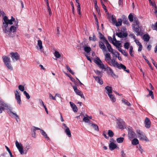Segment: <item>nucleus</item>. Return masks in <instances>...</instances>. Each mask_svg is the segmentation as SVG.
<instances>
[{
    "label": "nucleus",
    "mask_w": 157,
    "mask_h": 157,
    "mask_svg": "<svg viewBox=\"0 0 157 157\" xmlns=\"http://www.w3.org/2000/svg\"><path fill=\"white\" fill-rule=\"evenodd\" d=\"M18 24V21H15L13 16L11 17V19L9 20L7 16H5L2 20V30L7 36H10L11 33L16 32Z\"/></svg>",
    "instance_id": "f257e3e1"
},
{
    "label": "nucleus",
    "mask_w": 157,
    "mask_h": 157,
    "mask_svg": "<svg viewBox=\"0 0 157 157\" xmlns=\"http://www.w3.org/2000/svg\"><path fill=\"white\" fill-rule=\"evenodd\" d=\"M128 18L130 22H132L133 21H134L132 27L134 31L136 33V35L137 36L141 35V29L140 28V23L138 18L136 17H134L133 20V17L132 13L129 14Z\"/></svg>",
    "instance_id": "f03ea898"
},
{
    "label": "nucleus",
    "mask_w": 157,
    "mask_h": 157,
    "mask_svg": "<svg viewBox=\"0 0 157 157\" xmlns=\"http://www.w3.org/2000/svg\"><path fill=\"white\" fill-rule=\"evenodd\" d=\"M94 62L100 68L102 69H104L106 71L108 74L111 75L112 76L115 75L113 73V70L107 65L105 66L102 63L101 61L99 58H98L97 60H95L94 61Z\"/></svg>",
    "instance_id": "7ed1b4c3"
},
{
    "label": "nucleus",
    "mask_w": 157,
    "mask_h": 157,
    "mask_svg": "<svg viewBox=\"0 0 157 157\" xmlns=\"http://www.w3.org/2000/svg\"><path fill=\"white\" fill-rule=\"evenodd\" d=\"M108 64L110 65H112L114 67H116L119 69H122L128 73L129 72V70L126 69V67L125 66L121 63H118L114 59H111L110 61V63H108Z\"/></svg>",
    "instance_id": "20e7f679"
},
{
    "label": "nucleus",
    "mask_w": 157,
    "mask_h": 157,
    "mask_svg": "<svg viewBox=\"0 0 157 157\" xmlns=\"http://www.w3.org/2000/svg\"><path fill=\"white\" fill-rule=\"evenodd\" d=\"M15 145L19 152L21 155L26 154L30 148V146L27 145L24 150L22 145L21 143H19L17 140L15 141Z\"/></svg>",
    "instance_id": "39448f33"
},
{
    "label": "nucleus",
    "mask_w": 157,
    "mask_h": 157,
    "mask_svg": "<svg viewBox=\"0 0 157 157\" xmlns=\"http://www.w3.org/2000/svg\"><path fill=\"white\" fill-rule=\"evenodd\" d=\"M2 58L3 59V62L6 67L8 68V69H9L11 70H12L13 67L10 63V58L6 56H2Z\"/></svg>",
    "instance_id": "423d86ee"
},
{
    "label": "nucleus",
    "mask_w": 157,
    "mask_h": 157,
    "mask_svg": "<svg viewBox=\"0 0 157 157\" xmlns=\"http://www.w3.org/2000/svg\"><path fill=\"white\" fill-rule=\"evenodd\" d=\"M128 138L130 140H132L133 138L136 137V134L133 131V129L132 127L128 126Z\"/></svg>",
    "instance_id": "0eeeda50"
},
{
    "label": "nucleus",
    "mask_w": 157,
    "mask_h": 157,
    "mask_svg": "<svg viewBox=\"0 0 157 157\" xmlns=\"http://www.w3.org/2000/svg\"><path fill=\"white\" fill-rule=\"evenodd\" d=\"M136 132L138 134V137L141 140H145L146 141H148L149 140L144 135V134L140 130H137Z\"/></svg>",
    "instance_id": "6e6552de"
},
{
    "label": "nucleus",
    "mask_w": 157,
    "mask_h": 157,
    "mask_svg": "<svg viewBox=\"0 0 157 157\" xmlns=\"http://www.w3.org/2000/svg\"><path fill=\"white\" fill-rule=\"evenodd\" d=\"M20 92L19 91L16 90L14 91L15 95V98L17 100V102L19 104L21 105V96L20 94Z\"/></svg>",
    "instance_id": "1a4fd4ad"
},
{
    "label": "nucleus",
    "mask_w": 157,
    "mask_h": 157,
    "mask_svg": "<svg viewBox=\"0 0 157 157\" xmlns=\"http://www.w3.org/2000/svg\"><path fill=\"white\" fill-rule=\"evenodd\" d=\"M72 87L76 94L80 96L81 98H83L85 99V97L83 93L81 91L77 89V87L76 86H72Z\"/></svg>",
    "instance_id": "9d476101"
},
{
    "label": "nucleus",
    "mask_w": 157,
    "mask_h": 157,
    "mask_svg": "<svg viewBox=\"0 0 157 157\" xmlns=\"http://www.w3.org/2000/svg\"><path fill=\"white\" fill-rule=\"evenodd\" d=\"M104 42L103 41H99V48L102 50L104 53L106 52V49L105 46L104 44Z\"/></svg>",
    "instance_id": "9b49d317"
},
{
    "label": "nucleus",
    "mask_w": 157,
    "mask_h": 157,
    "mask_svg": "<svg viewBox=\"0 0 157 157\" xmlns=\"http://www.w3.org/2000/svg\"><path fill=\"white\" fill-rule=\"evenodd\" d=\"M106 44L107 48L109 52H111L113 54H114L113 50L112 48L111 45L109 44L108 41L107 40H105V42H104Z\"/></svg>",
    "instance_id": "f8f14e48"
},
{
    "label": "nucleus",
    "mask_w": 157,
    "mask_h": 157,
    "mask_svg": "<svg viewBox=\"0 0 157 157\" xmlns=\"http://www.w3.org/2000/svg\"><path fill=\"white\" fill-rule=\"evenodd\" d=\"M10 54L11 56V57L13 60L17 61L19 59L20 56L18 54L17 52L15 53L11 52Z\"/></svg>",
    "instance_id": "ddd939ff"
},
{
    "label": "nucleus",
    "mask_w": 157,
    "mask_h": 157,
    "mask_svg": "<svg viewBox=\"0 0 157 157\" xmlns=\"http://www.w3.org/2000/svg\"><path fill=\"white\" fill-rule=\"evenodd\" d=\"M94 78L95 79V80L100 84L102 85L103 84V81L101 78L102 77L99 76H93Z\"/></svg>",
    "instance_id": "4468645a"
},
{
    "label": "nucleus",
    "mask_w": 157,
    "mask_h": 157,
    "mask_svg": "<svg viewBox=\"0 0 157 157\" xmlns=\"http://www.w3.org/2000/svg\"><path fill=\"white\" fill-rule=\"evenodd\" d=\"M105 61L107 63H109L111 59V57L110 54L109 53H107L105 55Z\"/></svg>",
    "instance_id": "2eb2a0df"
},
{
    "label": "nucleus",
    "mask_w": 157,
    "mask_h": 157,
    "mask_svg": "<svg viewBox=\"0 0 157 157\" xmlns=\"http://www.w3.org/2000/svg\"><path fill=\"white\" fill-rule=\"evenodd\" d=\"M144 124L145 127L149 128L150 127L151 122L149 118L146 117L145 120Z\"/></svg>",
    "instance_id": "dca6fc26"
},
{
    "label": "nucleus",
    "mask_w": 157,
    "mask_h": 157,
    "mask_svg": "<svg viewBox=\"0 0 157 157\" xmlns=\"http://www.w3.org/2000/svg\"><path fill=\"white\" fill-rule=\"evenodd\" d=\"M36 48L38 50H41L43 48L42 44V41L40 40H38L37 45L36 46Z\"/></svg>",
    "instance_id": "f3484780"
},
{
    "label": "nucleus",
    "mask_w": 157,
    "mask_h": 157,
    "mask_svg": "<svg viewBox=\"0 0 157 157\" xmlns=\"http://www.w3.org/2000/svg\"><path fill=\"white\" fill-rule=\"evenodd\" d=\"M117 145L113 142L110 143L109 145V147L111 151H113L117 147Z\"/></svg>",
    "instance_id": "a211bd4d"
},
{
    "label": "nucleus",
    "mask_w": 157,
    "mask_h": 157,
    "mask_svg": "<svg viewBox=\"0 0 157 157\" xmlns=\"http://www.w3.org/2000/svg\"><path fill=\"white\" fill-rule=\"evenodd\" d=\"M70 104L73 111L75 112H77L78 109L76 105L74 103L71 101L70 102Z\"/></svg>",
    "instance_id": "6ab92c4d"
},
{
    "label": "nucleus",
    "mask_w": 157,
    "mask_h": 157,
    "mask_svg": "<svg viewBox=\"0 0 157 157\" xmlns=\"http://www.w3.org/2000/svg\"><path fill=\"white\" fill-rule=\"evenodd\" d=\"M105 89L107 90V93L108 95L111 94L112 92V88L111 86H107L105 87Z\"/></svg>",
    "instance_id": "aec40b11"
},
{
    "label": "nucleus",
    "mask_w": 157,
    "mask_h": 157,
    "mask_svg": "<svg viewBox=\"0 0 157 157\" xmlns=\"http://www.w3.org/2000/svg\"><path fill=\"white\" fill-rule=\"evenodd\" d=\"M122 20L121 18L118 19L117 21H116L114 23V24L116 26H121L122 25Z\"/></svg>",
    "instance_id": "412c9836"
},
{
    "label": "nucleus",
    "mask_w": 157,
    "mask_h": 157,
    "mask_svg": "<svg viewBox=\"0 0 157 157\" xmlns=\"http://www.w3.org/2000/svg\"><path fill=\"white\" fill-rule=\"evenodd\" d=\"M112 43L115 46H116V48L118 49L119 48H120L121 47V44L120 43L119 41H115V43H114L113 41H112Z\"/></svg>",
    "instance_id": "4be33fe9"
},
{
    "label": "nucleus",
    "mask_w": 157,
    "mask_h": 157,
    "mask_svg": "<svg viewBox=\"0 0 157 157\" xmlns=\"http://www.w3.org/2000/svg\"><path fill=\"white\" fill-rule=\"evenodd\" d=\"M65 132L68 137H70L71 136V131L69 128H67V129H65Z\"/></svg>",
    "instance_id": "5701e85b"
},
{
    "label": "nucleus",
    "mask_w": 157,
    "mask_h": 157,
    "mask_svg": "<svg viewBox=\"0 0 157 157\" xmlns=\"http://www.w3.org/2000/svg\"><path fill=\"white\" fill-rule=\"evenodd\" d=\"M0 105L2 106V107H3L5 108H8V106L7 104L3 100L0 102Z\"/></svg>",
    "instance_id": "b1692460"
},
{
    "label": "nucleus",
    "mask_w": 157,
    "mask_h": 157,
    "mask_svg": "<svg viewBox=\"0 0 157 157\" xmlns=\"http://www.w3.org/2000/svg\"><path fill=\"white\" fill-rule=\"evenodd\" d=\"M89 124L91 125L95 130L97 131H99V128L97 124L94 123H89Z\"/></svg>",
    "instance_id": "393cba45"
},
{
    "label": "nucleus",
    "mask_w": 157,
    "mask_h": 157,
    "mask_svg": "<svg viewBox=\"0 0 157 157\" xmlns=\"http://www.w3.org/2000/svg\"><path fill=\"white\" fill-rule=\"evenodd\" d=\"M41 133L42 135L45 138L47 139L48 140H50L49 138L47 136V135L46 133L45 132H44L43 130H41Z\"/></svg>",
    "instance_id": "a878e982"
},
{
    "label": "nucleus",
    "mask_w": 157,
    "mask_h": 157,
    "mask_svg": "<svg viewBox=\"0 0 157 157\" xmlns=\"http://www.w3.org/2000/svg\"><path fill=\"white\" fill-rule=\"evenodd\" d=\"M139 143V140L136 138H134L132 141V144L133 145H136Z\"/></svg>",
    "instance_id": "bb28decb"
},
{
    "label": "nucleus",
    "mask_w": 157,
    "mask_h": 157,
    "mask_svg": "<svg viewBox=\"0 0 157 157\" xmlns=\"http://www.w3.org/2000/svg\"><path fill=\"white\" fill-rule=\"evenodd\" d=\"M111 100L113 102L116 101V99L114 95H113L112 94L108 95Z\"/></svg>",
    "instance_id": "cd10ccee"
},
{
    "label": "nucleus",
    "mask_w": 157,
    "mask_h": 157,
    "mask_svg": "<svg viewBox=\"0 0 157 157\" xmlns=\"http://www.w3.org/2000/svg\"><path fill=\"white\" fill-rule=\"evenodd\" d=\"M118 50L125 56H128V54H127V52L124 50H122V49L121 48H119Z\"/></svg>",
    "instance_id": "c85d7f7f"
},
{
    "label": "nucleus",
    "mask_w": 157,
    "mask_h": 157,
    "mask_svg": "<svg viewBox=\"0 0 157 157\" xmlns=\"http://www.w3.org/2000/svg\"><path fill=\"white\" fill-rule=\"evenodd\" d=\"M149 38V36L147 34H144L143 36V39L145 41L147 42L148 41Z\"/></svg>",
    "instance_id": "c756f323"
},
{
    "label": "nucleus",
    "mask_w": 157,
    "mask_h": 157,
    "mask_svg": "<svg viewBox=\"0 0 157 157\" xmlns=\"http://www.w3.org/2000/svg\"><path fill=\"white\" fill-rule=\"evenodd\" d=\"M83 121L85 122V123H90V121L88 118V117L87 116H85L83 115Z\"/></svg>",
    "instance_id": "7c9ffc66"
},
{
    "label": "nucleus",
    "mask_w": 157,
    "mask_h": 157,
    "mask_svg": "<svg viewBox=\"0 0 157 157\" xmlns=\"http://www.w3.org/2000/svg\"><path fill=\"white\" fill-rule=\"evenodd\" d=\"M55 56L56 57V59H55V60H57V58H59L61 57V55L59 52L56 51L54 53Z\"/></svg>",
    "instance_id": "2f4dec72"
},
{
    "label": "nucleus",
    "mask_w": 157,
    "mask_h": 157,
    "mask_svg": "<svg viewBox=\"0 0 157 157\" xmlns=\"http://www.w3.org/2000/svg\"><path fill=\"white\" fill-rule=\"evenodd\" d=\"M122 101L123 103H124V104L128 106H130L131 105V104L127 100L124 99H123L122 100Z\"/></svg>",
    "instance_id": "473e14b6"
},
{
    "label": "nucleus",
    "mask_w": 157,
    "mask_h": 157,
    "mask_svg": "<svg viewBox=\"0 0 157 157\" xmlns=\"http://www.w3.org/2000/svg\"><path fill=\"white\" fill-rule=\"evenodd\" d=\"M124 123V122H123V121L122 122L119 121L117 123V125L119 126L120 128L121 129L123 127V123Z\"/></svg>",
    "instance_id": "72a5a7b5"
},
{
    "label": "nucleus",
    "mask_w": 157,
    "mask_h": 157,
    "mask_svg": "<svg viewBox=\"0 0 157 157\" xmlns=\"http://www.w3.org/2000/svg\"><path fill=\"white\" fill-rule=\"evenodd\" d=\"M89 39L90 41L92 40L93 41H95L97 40V38L94 33H93V37L90 36Z\"/></svg>",
    "instance_id": "f704fd0d"
},
{
    "label": "nucleus",
    "mask_w": 157,
    "mask_h": 157,
    "mask_svg": "<svg viewBox=\"0 0 157 157\" xmlns=\"http://www.w3.org/2000/svg\"><path fill=\"white\" fill-rule=\"evenodd\" d=\"M85 52L88 53L90 51L91 49L90 47L83 46Z\"/></svg>",
    "instance_id": "c9c22d12"
},
{
    "label": "nucleus",
    "mask_w": 157,
    "mask_h": 157,
    "mask_svg": "<svg viewBox=\"0 0 157 157\" xmlns=\"http://www.w3.org/2000/svg\"><path fill=\"white\" fill-rule=\"evenodd\" d=\"M147 90L149 91V94L147 95V97H148V96H150L151 98L152 99H153L154 98V96L153 92L152 91L148 89H147Z\"/></svg>",
    "instance_id": "e433bc0d"
},
{
    "label": "nucleus",
    "mask_w": 157,
    "mask_h": 157,
    "mask_svg": "<svg viewBox=\"0 0 157 157\" xmlns=\"http://www.w3.org/2000/svg\"><path fill=\"white\" fill-rule=\"evenodd\" d=\"M94 72L96 75H98V76L102 77V73L101 72L98 70H96L94 71Z\"/></svg>",
    "instance_id": "4c0bfd02"
},
{
    "label": "nucleus",
    "mask_w": 157,
    "mask_h": 157,
    "mask_svg": "<svg viewBox=\"0 0 157 157\" xmlns=\"http://www.w3.org/2000/svg\"><path fill=\"white\" fill-rule=\"evenodd\" d=\"M124 140V138L123 137H120L117 138V141L118 143H121L123 142Z\"/></svg>",
    "instance_id": "58836bf2"
},
{
    "label": "nucleus",
    "mask_w": 157,
    "mask_h": 157,
    "mask_svg": "<svg viewBox=\"0 0 157 157\" xmlns=\"http://www.w3.org/2000/svg\"><path fill=\"white\" fill-rule=\"evenodd\" d=\"M99 38L101 39H103L104 42H105V40H107L105 37L101 33H99Z\"/></svg>",
    "instance_id": "ea45409f"
},
{
    "label": "nucleus",
    "mask_w": 157,
    "mask_h": 157,
    "mask_svg": "<svg viewBox=\"0 0 157 157\" xmlns=\"http://www.w3.org/2000/svg\"><path fill=\"white\" fill-rule=\"evenodd\" d=\"M101 5L102 6V8H103L104 10L105 11V12L106 13H107L108 12V11L107 9H106V7L105 5L104 4V3L103 2L102 0H101Z\"/></svg>",
    "instance_id": "a19ab883"
},
{
    "label": "nucleus",
    "mask_w": 157,
    "mask_h": 157,
    "mask_svg": "<svg viewBox=\"0 0 157 157\" xmlns=\"http://www.w3.org/2000/svg\"><path fill=\"white\" fill-rule=\"evenodd\" d=\"M108 134L109 136L110 137H112L114 135L113 132L110 130H109L108 131Z\"/></svg>",
    "instance_id": "79ce46f5"
},
{
    "label": "nucleus",
    "mask_w": 157,
    "mask_h": 157,
    "mask_svg": "<svg viewBox=\"0 0 157 157\" xmlns=\"http://www.w3.org/2000/svg\"><path fill=\"white\" fill-rule=\"evenodd\" d=\"M133 48L132 46H131L130 47V50L129 51V53L131 56H133Z\"/></svg>",
    "instance_id": "37998d69"
},
{
    "label": "nucleus",
    "mask_w": 157,
    "mask_h": 157,
    "mask_svg": "<svg viewBox=\"0 0 157 157\" xmlns=\"http://www.w3.org/2000/svg\"><path fill=\"white\" fill-rule=\"evenodd\" d=\"M10 113L12 114V115H13L15 118H17L18 119H19V117L18 115H17V114L16 113H14L13 112H12L11 110H10L9 113V114H10Z\"/></svg>",
    "instance_id": "c03bdc74"
},
{
    "label": "nucleus",
    "mask_w": 157,
    "mask_h": 157,
    "mask_svg": "<svg viewBox=\"0 0 157 157\" xmlns=\"http://www.w3.org/2000/svg\"><path fill=\"white\" fill-rule=\"evenodd\" d=\"M66 68L69 71V72L72 75H74V73L72 71L70 67L67 65H66Z\"/></svg>",
    "instance_id": "a18cd8bd"
},
{
    "label": "nucleus",
    "mask_w": 157,
    "mask_h": 157,
    "mask_svg": "<svg viewBox=\"0 0 157 157\" xmlns=\"http://www.w3.org/2000/svg\"><path fill=\"white\" fill-rule=\"evenodd\" d=\"M66 74L67 76H68V77H69L70 78L72 82H74L75 83V79L71 76V75H70V74L69 75L67 73H66Z\"/></svg>",
    "instance_id": "49530a36"
},
{
    "label": "nucleus",
    "mask_w": 157,
    "mask_h": 157,
    "mask_svg": "<svg viewBox=\"0 0 157 157\" xmlns=\"http://www.w3.org/2000/svg\"><path fill=\"white\" fill-rule=\"evenodd\" d=\"M111 20L112 21V23L113 25L114 24L115 22L116 21V19L115 17V16H114L113 15H112L111 17Z\"/></svg>",
    "instance_id": "de8ad7c7"
},
{
    "label": "nucleus",
    "mask_w": 157,
    "mask_h": 157,
    "mask_svg": "<svg viewBox=\"0 0 157 157\" xmlns=\"http://www.w3.org/2000/svg\"><path fill=\"white\" fill-rule=\"evenodd\" d=\"M19 89L21 91H24V87L22 85H20L18 86Z\"/></svg>",
    "instance_id": "09e8293b"
},
{
    "label": "nucleus",
    "mask_w": 157,
    "mask_h": 157,
    "mask_svg": "<svg viewBox=\"0 0 157 157\" xmlns=\"http://www.w3.org/2000/svg\"><path fill=\"white\" fill-rule=\"evenodd\" d=\"M123 23L124 24H129V22L127 18L125 17L124 18H123Z\"/></svg>",
    "instance_id": "8fccbe9b"
},
{
    "label": "nucleus",
    "mask_w": 157,
    "mask_h": 157,
    "mask_svg": "<svg viewBox=\"0 0 157 157\" xmlns=\"http://www.w3.org/2000/svg\"><path fill=\"white\" fill-rule=\"evenodd\" d=\"M129 43L127 42L125 43L124 45V48L127 49L129 48Z\"/></svg>",
    "instance_id": "3c124183"
},
{
    "label": "nucleus",
    "mask_w": 157,
    "mask_h": 157,
    "mask_svg": "<svg viewBox=\"0 0 157 157\" xmlns=\"http://www.w3.org/2000/svg\"><path fill=\"white\" fill-rule=\"evenodd\" d=\"M5 147L6 148L7 151L8 152V153H9L11 157H13V155H12V154L10 151V149L6 146H5Z\"/></svg>",
    "instance_id": "603ef678"
},
{
    "label": "nucleus",
    "mask_w": 157,
    "mask_h": 157,
    "mask_svg": "<svg viewBox=\"0 0 157 157\" xmlns=\"http://www.w3.org/2000/svg\"><path fill=\"white\" fill-rule=\"evenodd\" d=\"M24 94L28 99H29L30 98V96H29V94L26 91H24Z\"/></svg>",
    "instance_id": "864d4df0"
},
{
    "label": "nucleus",
    "mask_w": 157,
    "mask_h": 157,
    "mask_svg": "<svg viewBox=\"0 0 157 157\" xmlns=\"http://www.w3.org/2000/svg\"><path fill=\"white\" fill-rule=\"evenodd\" d=\"M121 157H126V154L124 152V151L122 150L121 152Z\"/></svg>",
    "instance_id": "5fc2aeb1"
},
{
    "label": "nucleus",
    "mask_w": 157,
    "mask_h": 157,
    "mask_svg": "<svg viewBox=\"0 0 157 157\" xmlns=\"http://www.w3.org/2000/svg\"><path fill=\"white\" fill-rule=\"evenodd\" d=\"M116 34L119 37H122V33L121 32H116Z\"/></svg>",
    "instance_id": "6e6d98bb"
},
{
    "label": "nucleus",
    "mask_w": 157,
    "mask_h": 157,
    "mask_svg": "<svg viewBox=\"0 0 157 157\" xmlns=\"http://www.w3.org/2000/svg\"><path fill=\"white\" fill-rule=\"evenodd\" d=\"M115 52L117 53V54L118 55V56H117V55H116V57H117V58L119 60H121V61L122 60L120 56V54L117 52Z\"/></svg>",
    "instance_id": "4d7b16f0"
},
{
    "label": "nucleus",
    "mask_w": 157,
    "mask_h": 157,
    "mask_svg": "<svg viewBox=\"0 0 157 157\" xmlns=\"http://www.w3.org/2000/svg\"><path fill=\"white\" fill-rule=\"evenodd\" d=\"M80 9V6L79 5H78V6L77 7V11L78 14L79 15L81 14Z\"/></svg>",
    "instance_id": "13d9d810"
},
{
    "label": "nucleus",
    "mask_w": 157,
    "mask_h": 157,
    "mask_svg": "<svg viewBox=\"0 0 157 157\" xmlns=\"http://www.w3.org/2000/svg\"><path fill=\"white\" fill-rule=\"evenodd\" d=\"M49 97L50 99H52L55 100H56L55 96V97L53 96L50 93L49 94Z\"/></svg>",
    "instance_id": "bf43d9fd"
},
{
    "label": "nucleus",
    "mask_w": 157,
    "mask_h": 157,
    "mask_svg": "<svg viewBox=\"0 0 157 157\" xmlns=\"http://www.w3.org/2000/svg\"><path fill=\"white\" fill-rule=\"evenodd\" d=\"M134 41L136 44L138 45L139 46L141 45V43L138 40H135Z\"/></svg>",
    "instance_id": "052dcab7"
},
{
    "label": "nucleus",
    "mask_w": 157,
    "mask_h": 157,
    "mask_svg": "<svg viewBox=\"0 0 157 157\" xmlns=\"http://www.w3.org/2000/svg\"><path fill=\"white\" fill-rule=\"evenodd\" d=\"M151 60L152 61V63L153 64L155 67H156V66H157V64L155 63V62L154 61L153 58H151Z\"/></svg>",
    "instance_id": "680f3d73"
},
{
    "label": "nucleus",
    "mask_w": 157,
    "mask_h": 157,
    "mask_svg": "<svg viewBox=\"0 0 157 157\" xmlns=\"http://www.w3.org/2000/svg\"><path fill=\"white\" fill-rule=\"evenodd\" d=\"M48 9L49 13V15L51 16L52 14V12L50 7H48Z\"/></svg>",
    "instance_id": "e2e57ef3"
},
{
    "label": "nucleus",
    "mask_w": 157,
    "mask_h": 157,
    "mask_svg": "<svg viewBox=\"0 0 157 157\" xmlns=\"http://www.w3.org/2000/svg\"><path fill=\"white\" fill-rule=\"evenodd\" d=\"M142 45H140V46H139V47L138 48V51L139 52H141L142 50Z\"/></svg>",
    "instance_id": "0e129e2a"
},
{
    "label": "nucleus",
    "mask_w": 157,
    "mask_h": 157,
    "mask_svg": "<svg viewBox=\"0 0 157 157\" xmlns=\"http://www.w3.org/2000/svg\"><path fill=\"white\" fill-rule=\"evenodd\" d=\"M5 108L3 107H0V113L2 112V111L4 110Z\"/></svg>",
    "instance_id": "69168bd1"
},
{
    "label": "nucleus",
    "mask_w": 157,
    "mask_h": 157,
    "mask_svg": "<svg viewBox=\"0 0 157 157\" xmlns=\"http://www.w3.org/2000/svg\"><path fill=\"white\" fill-rule=\"evenodd\" d=\"M150 4L152 6H155V5H156L155 3V2H152L151 1V2H149Z\"/></svg>",
    "instance_id": "338daca9"
},
{
    "label": "nucleus",
    "mask_w": 157,
    "mask_h": 157,
    "mask_svg": "<svg viewBox=\"0 0 157 157\" xmlns=\"http://www.w3.org/2000/svg\"><path fill=\"white\" fill-rule=\"evenodd\" d=\"M123 4V0H119L118 4L119 6L122 5Z\"/></svg>",
    "instance_id": "774afa93"
}]
</instances>
